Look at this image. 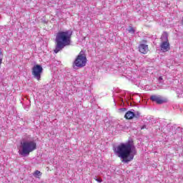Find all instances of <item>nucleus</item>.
<instances>
[{
	"label": "nucleus",
	"mask_w": 183,
	"mask_h": 183,
	"mask_svg": "<svg viewBox=\"0 0 183 183\" xmlns=\"http://www.w3.org/2000/svg\"><path fill=\"white\" fill-rule=\"evenodd\" d=\"M114 154L121 158L122 162H130L134 159V157L137 154L135 145L134 142H128L126 143H121L119 145L114 148Z\"/></svg>",
	"instance_id": "f257e3e1"
},
{
	"label": "nucleus",
	"mask_w": 183,
	"mask_h": 183,
	"mask_svg": "<svg viewBox=\"0 0 183 183\" xmlns=\"http://www.w3.org/2000/svg\"><path fill=\"white\" fill-rule=\"evenodd\" d=\"M71 36H72V32L69 30L57 33L56 36V44L54 49L55 54H58L64 46H67L71 44Z\"/></svg>",
	"instance_id": "f03ea898"
},
{
	"label": "nucleus",
	"mask_w": 183,
	"mask_h": 183,
	"mask_svg": "<svg viewBox=\"0 0 183 183\" xmlns=\"http://www.w3.org/2000/svg\"><path fill=\"white\" fill-rule=\"evenodd\" d=\"M36 149V142L34 140L23 139L19 147V154L21 157H28L31 152Z\"/></svg>",
	"instance_id": "7ed1b4c3"
},
{
	"label": "nucleus",
	"mask_w": 183,
	"mask_h": 183,
	"mask_svg": "<svg viewBox=\"0 0 183 183\" xmlns=\"http://www.w3.org/2000/svg\"><path fill=\"white\" fill-rule=\"evenodd\" d=\"M74 65L78 68H82L86 65V56L83 51H81L74 61Z\"/></svg>",
	"instance_id": "20e7f679"
},
{
	"label": "nucleus",
	"mask_w": 183,
	"mask_h": 183,
	"mask_svg": "<svg viewBox=\"0 0 183 183\" xmlns=\"http://www.w3.org/2000/svg\"><path fill=\"white\" fill-rule=\"evenodd\" d=\"M162 43L160 44V49L162 52H168L169 50V42L168 41V34L164 32L161 36Z\"/></svg>",
	"instance_id": "39448f33"
},
{
	"label": "nucleus",
	"mask_w": 183,
	"mask_h": 183,
	"mask_svg": "<svg viewBox=\"0 0 183 183\" xmlns=\"http://www.w3.org/2000/svg\"><path fill=\"white\" fill-rule=\"evenodd\" d=\"M42 71H44V69L42 68L41 65L39 64H35L32 69H31V74L35 78V79H37V81H39L41 79V75L42 74Z\"/></svg>",
	"instance_id": "423d86ee"
},
{
	"label": "nucleus",
	"mask_w": 183,
	"mask_h": 183,
	"mask_svg": "<svg viewBox=\"0 0 183 183\" xmlns=\"http://www.w3.org/2000/svg\"><path fill=\"white\" fill-rule=\"evenodd\" d=\"M151 99L154 102H157V104H164V102H167V99L158 96H152Z\"/></svg>",
	"instance_id": "0eeeda50"
},
{
	"label": "nucleus",
	"mask_w": 183,
	"mask_h": 183,
	"mask_svg": "<svg viewBox=\"0 0 183 183\" xmlns=\"http://www.w3.org/2000/svg\"><path fill=\"white\" fill-rule=\"evenodd\" d=\"M139 51L141 54H147L148 52V45L147 44H140L139 46Z\"/></svg>",
	"instance_id": "6e6552de"
},
{
	"label": "nucleus",
	"mask_w": 183,
	"mask_h": 183,
	"mask_svg": "<svg viewBox=\"0 0 183 183\" xmlns=\"http://www.w3.org/2000/svg\"><path fill=\"white\" fill-rule=\"evenodd\" d=\"M176 92L179 98H183V87L179 86V88L177 89Z\"/></svg>",
	"instance_id": "1a4fd4ad"
},
{
	"label": "nucleus",
	"mask_w": 183,
	"mask_h": 183,
	"mask_svg": "<svg viewBox=\"0 0 183 183\" xmlns=\"http://www.w3.org/2000/svg\"><path fill=\"white\" fill-rule=\"evenodd\" d=\"M134 115V112L129 111L125 114L124 118H126V119H132Z\"/></svg>",
	"instance_id": "9d476101"
},
{
	"label": "nucleus",
	"mask_w": 183,
	"mask_h": 183,
	"mask_svg": "<svg viewBox=\"0 0 183 183\" xmlns=\"http://www.w3.org/2000/svg\"><path fill=\"white\" fill-rule=\"evenodd\" d=\"M33 177H34V178H37V179H41V177H42V172L39 170H36L33 173Z\"/></svg>",
	"instance_id": "9b49d317"
},
{
	"label": "nucleus",
	"mask_w": 183,
	"mask_h": 183,
	"mask_svg": "<svg viewBox=\"0 0 183 183\" xmlns=\"http://www.w3.org/2000/svg\"><path fill=\"white\" fill-rule=\"evenodd\" d=\"M128 32L132 34V35H134V34H135V29L132 28V26H129L128 29Z\"/></svg>",
	"instance_id": "f8f14e48"
},
{
	"label": "nucleus",
	"mask_w": 183,
	"mask_h": 183,
	"mask_svg": "<svg viewBox=\"0 0 183 183\" xmlns=\"http://www.w3.org/2000/svg\"><path fill=\"white\" fill-rule=\"evenodd\" d=\"M140 116H141V113H139V112H134V118H139Z\"/></svg>",
	"instance_id": "ddd939ff"
},
{
	"label": "nucleus",
	"mask_w": 183,
	"mask_h": 183,
	"mask_svg": "<svg viewBox=\"0 0 183 183\" xmlns=\"http://www.w3.org/2000/svg\"><path fill=\"white\" fill-rule=\"evenodd\" d=\"M94 179H95V181H97V182H99V183L102 182V179H99V178L97 177H94Z\"/></svg>",
	"instance_id": "4468645a"
},
{
	"label": "nucleus",
	"mask_w": 183,
	"mask_h": 183,
	"mask_svg": "<svg viewBox=\"0 0 183 183\" xmlns=\"http://www.w3.org/2000/svg\"><path fill=\"white\" fill-rule=\"evenodd\" d=\"M120 111H127V109L126 108H122V109H120Z\"/></svg>",
	"instance_id": "2eb2a0df"
},
{
	"label": "nucleus",
	"mask_w": 183,
	"mask_h": 183,
	"mask_svg": "<svg viewBox=\"0 0 183 183\" xmlns=\"http://www.w3.org/2000/svg\"><path fill=\"white\" fill-rule=\"evenodd\" d=\"M159 81H162V76L159 77Z\"/></svg>",
	"instance_id": "dca6fc26"
},
{
	"label": "nucleus",
	"mask_w": 183,
	"mask_h": 183,
	"mask_svg": "<svg viewBox=\"0 0 183 183\" xmlns=\"http://www.w3.org/2000/svg\"><path fill=\"white\" fill-rule=\"evenodd\" d=\"M145 128H147V126H143V127H142V129H145Z\"/></svg>",
	"instance_id": "f3484780"
},
{
	"label": "nucleus",
	"mask_w": 183,
	"mask_h": 183,
	"mask_svg": "<svg viewBox=\"0 0 183 183\" xmlns=\"http://www.w3.org/2000/svg\"><path fill=\"white\" fill-rule=\"evenodd\" d=\"M120 101H122V102L124 101V99L122 98H120Z\"/></svg>",
	"instance_id": "a211bd4d"
},
{
	"label": "nucleus",
	"mask_w": 183,
	"mask_h": 183,
	"mask_svg": "<svg viewBox=\"0 0 183 183\" xmlns=\"http://www.w3.org/2000/svg\"><path fill=\"white\" fill-rule=\"evenodd\" d=\"M129 99H131V97H129Z\"/></svg>",
	"instance_id": "6ab92c4d"
}]
</instances>
